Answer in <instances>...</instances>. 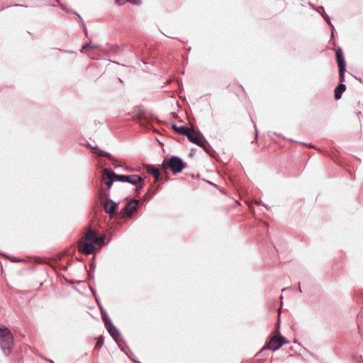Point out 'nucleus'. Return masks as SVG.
I'll return each mask as SVG.
<instances>
[{"label": "nucleus", "instance_id": "nucleus-1", "mask_svg": "<svg viewBox=\"0 0 363 363\" xmlns=\"http://www.w3.org/2000/svg\"><path fill=\"white\" fill-rule=\"evenodd\" d=\"M13 346V338L7 328H0V348L6 355H9Z\"/></svg>", "mask_w": 363, "mask_h": 363}, {"label": "nucleus", "instance_id": "nucleus-2", "mask_svg": "<svg viewBox=\"0 0 363 363\" xmlns=\"http://www.w3.org/2000/svg\"><path fill=\"white\" fill-rule=\"evenodd\" d=\"M186 164L182 160L177 156L172 157L169 160H164L162 167L164 169H169L174 174L181 172Z\"/></svg>", "mask_w": 363, "mask_h": 363}, {"label": "nucleus", "instance_id": "nucleus-3", "mask_svg": "<svg viewBox=\"0 0 363 363\" xmlns=\"http://www.w3.org/2000/svg\"><path fill=\"white\" fill-rule=\"evenodd\" d=\"M102 180L108 186V191L111 188L114 180L116 181V174L113 170L105 168L102 173Z\"/></svg>", "mask_w": 363, "mask_h": 363}, {"label": "nucleus", "instance_id": "nucleus-4", "mask_svg": "<svg viewBox=\"0 0 363 363\" xmlns=\"http://www.w3.org/2000/svg\"><path fill=\"white\" fill-rule=\"evenodd\" d=\"M138 203L139 201L136 199H133L132 201L128 202L121 211L122 217H130L134 211H136Z\"/></svg>", "mask_w": 363, "mask_h": 363}, {"label": "nucleus", "instance_id": "nucleus-5", "mask_svg": "<svg viewBox=\"0 0 363 363\" xmlns=\"http://www.w3.org/2000/svg\"><path fill=\"white\" fill-rule=\"evenodd\" d=\"M116 181L121 182H128L132 184H137L138 182H143V178L139 175L130 174V175H122L116 174Z\"/></svg>", "mask_w": 363, "mask_h": 363}, {"label": "nucleus", "instance_id": "nucleus-6", "mask_svg": "<svg viewBox=\"0 0 363 363\" xmlns=\"http://www.w3.org/2000/svg\"><path fill=\"white\" fill-rule=\"evenodd\" d=\"M95 249L94 245L92 242H79L78 245V250L79 252L85 255H91L94 252Z\"/></svg>", "mask_w": 363, "mask_h": 363}, {"label": "nucleus", "instance_id": "nucleus-7", "mask_svg": "<svg viewBox=\"0 0 363 363\" xmlns=\"http://www.w3.org/2000/svg\"><path fill=\"white\" fill-rule=\"evenodd\" d=\"M118 203L114 202L113 200L108 199L104 203V208L106 213L109 214L110 216L113 217Z\"/></svg>", "mask_w": 363, "mask_h": 363}, {"label": "nucleus", "instance_id": "nucleus-8", "mask_svg": "<svg viewBox=\"0 0 363 363\" xmlns=\"http://www.w3.org/2000/svg\"><path fill=\"white\" fill-rule=\"evenodd\" d=\"M186 137L188 138L189 140L191 141V143L201 147H204V143L203 141H201L198 135H197V133H196V131L191 128L190 130V131L189 132V133L187 134Z\"/></svg>", "mask_w": 363, "mask_h": 363}, {"label": "nucleus", "instance_id": "nucleus-9", "mask_svg": "<svg viewBox=\"0 0 363 363\" xmlns=\"http://www.w3.org/2000/svg\"><path fill=\"white\" fill-rule=\"evenodd\" d=\"M277 343H279V337L278 335H274L273 336L270 340L267 342V345L264 346L260 351H259V354L262 353L264 350L266 349H269V350H272L273 351H276L278 349H275L274 347H277Z\"/></svg>", "mask_w": 363, "mask_h": 363}, {"label": "nucleus", "instance_id": "nucleus-10", "mask_svg": "<svg viewBox=\"0 0 363 363\" xmlns=\"http://www.w3.org/2000/svg\"><path fill=\"white\" fill-rule=\"evenodd\" d=\"M107 330L116 340V342H118V340L121 339V335L118 330L113 325V324L107 327Z\"/></svg>", "mask_w": 363, "mask_h": 363}, {"label": "nucleus", "instance_id": "nucleus-11", "mask_svg": "<svg viewBox=\"0 0 363 363\" xmlns=\"http://www.w3.org/2000/svg\"><path fill=\"white\" fill-rule=\"evenodd\" d=\"M146 170L149 174H152L154 177L156 181L159 179V177L160 176L159 169H157L153 165L149 164L146 167Z\"/></svg>", "mask_w": 363, "mask_h": 363}, {"label": "nucleus", "instance_id": "nucleus-12", "mask_svg": "<svg viewBox=\"0 0 363 363\" xmlns=\"http://www.w3.org/2000/svg\"><path fill=\"white\" fill-rule=\"evenodd\" d=\"M172 128L176 131L178 133L182 135H184V136H186L187 134L189 133V132L190 131V130L191 128H188V127H186V126H177L176 125H172Z\"/></svg>", "mask_w": 363, "mask_h": 363}, {"label": "nucleus", "instance_id": "nucleus-13", "mask_svg": "<svg viewBox=\"0 0 363 363\" xmlns=\"http://www.w3.org/2000/svg\"><path fill=\"white\" fill-rule=\"evenodd\" d=\"M336 58H337V62L338 64L339 68H341V67L343 68V67H346L344 57L342 53V50L340 48L336 52Z\"/></svg>", "mask_w": 363, "mask_h": 363}, {"label": "nucleus", "instance_id": "nucleus-14", "mask_svg": "<svg viewBox=\"0 0 363 363\" xmlns=\"http://www.w3.org/2000/svg\"><path fill=\"white\" fill-rule=\"evenodd\" d=\"M346 86L345 84L341 83L335 89V97L337 99H339L342 97V93L345 91Z\"/></svg>", "mask_w": 363, "mask_h": 363}, {"label": "nucleus", "instance_id": "nucleus-15", "mask_svg": "<svg viewBox=\"0 0 363 363\" xmlns=\"http://www.w3.org/2000/svg\"><path fill=\"white\" fill-rule=\"evenodd\" d=\"M96 233L94 230H89L84 236V239L86 240H89L90 242H94L96 238Z\"/></svg>", "mask_w": 363, "mask_h": 363}, {"label": "nucleus", "instance_id": "nucleus-16", "mask_svg": "<svg viewBox=\"0 0 363 363\" xmlns=\"http://www.w3.org/2000/svg\"><path fill=\"white\" fill-rule=\"evenodd\" d=\"M279 337V343H277V346L274 347L275 349H279L283 345L288 344L289 342L285 337H282L280 334L278 335Z\"/></svg>", "mask_w": 363, "mask_h": 363}, {"label": "nucleus", "instance_id": "nucleus-17", "mask_svg": "<svg viewBox=\"0 0 363 363\" xmlns=\"http://www.w3.org/2000/svg\"><path fill=\"white\" fill-rule=\"evenodd\" d=\"M105 242V237L104 236H100V237H96L93 243L98 244L99 245H104Z\"/></svg>", "mask_w": 363, "mask_h": 363}, {"label": "nucleus", "instance_id": "nucleus-18", "mask_svg": "<svg viewBox=\"0 0 363 363\" xmlns=\"http://www.w3.org/2000/svg\"><path fill=\"white\" fill-rule=\"evenodd\" d=\"M116 1L119 5L123 4L125 1H128V2L134 4H140V0H116Z\"/></svg>", "mask_w": 363, "mask_h": 363}, {"label": "nucleus", "instance_id": "nucleus-19", "mask_svg": "<svg viewBox=\"0 0 363 363\" xmlns=\"http://www.w3.org/2000/svg\"><path fill=\"white\" fill-rule=\"evenodd\" d=\"M345 69H346L345 67L339 68L340 79L342 82L344 81V75H345Z\"/></svg>", "mask_w": 363, "mask_h": 363}, {"label": "nucleus", "instance_id": "nucleus-20", "mask_svg": "<svg viewBox=\"0 0 363 363\" xmlns=\"http://www.w3.org/2000/svg\"><path fill=\"white\" fill-rule=\"evenodd\" d=\"M103 319L107 327L113 324L111 319L106 315L105 316L103 315Z\"/></svg>", "mask_w": 363, "mask_h": 363}, {"label": "nucleus", "instance_id": "nucleus-21", "mask_svg": "<svg viewBox=\"0 0 363 363\" xmlns=\"http://www.w3.org/2000/svg\"><path fill=\"white\" fill-rule=\"evenodd\" d=\"M137 184H138V185L135 188V191L137 192V194H139L144 185V181L142 182H138Z\"/></svg>", "mask_w": 363, "mask_h": 363}, {"label": "nucleus", "instance_id": "nucleus-22", "mask_svg": "<svg viewBox=\"0 0 363 363\" xmlns=\"http://www.w3.org/2000/svg\"><path fill=\"white\" fill-rule=\"evenodd\" d=\"M93 48V49H94V48H97V46H96V45H91V44H89V43H87V44H86V45H83V47H82V50H86V48Z\"/></svg>", "mask_w": 363, "mask_h": 363}, {"label": "nucleus", "instance_id": "nucleus-23", "mask_svg": "<svg viewBox=\"0 0 363 363\" xmlns=\"http://www.w3.org/2000/svg\"><path fill=\"white\" fill-rule=\"evenodd\" d=\"M101 152V155L102 156H104V157H106L108 158H111V155L108 153V152H104V151H100Z\"/></svg>", "mask_w": 363, "mask_h": 363}, {"label": "nucleus", "instance_id": "nucleus-24", "mask_svg": "<svg viewBox=\"0 0 363 363\" xmlns=\"http://www.w3.org/2000/svg\"><path fill=\"white\" fill-rule=\"evenodd\" d=\"M82 26L83 28L84 32L85 33V35H87V28L84 22H82Z\"/></svg>", "mask_w": 363, "mask_h": 363}, {"label": "nucleus", "instance_id": "nucleus-25", "mask_svg": "<svg viewBox=\"0 0 363 363\" xmlns=\"http://www.w3.org/2000/svg\"><path fill=\"white\" fill-rule=\"evenodd\" d=\"M103 344H104L103 341L98 340V342H96V347H102Z\"/></svg>", "mask_w": 363, "mask_h": 363}, {"label": "nucleus", "instance_id": "nucleus-26", "mask_svg": "<svg viewBox=\"0 0 363 363\" xmlns=\"http://www.w3.org/2000/svg\"><path fill=\"white\" fill-rule=\"evenodd\" d=\"M323 18L328 21V24H330L329 16L325 13V15H323Z\"/></svg>", "mask_w": 363, "mask_h": 363}, {"label": "nucleus", "instance_id": "nucleus-27", "mask_svg": "<svg viewBox=\"0 0 363 363\" xmlns=\"http://www.w3.org/2000/svg\"><path fill=\"white\" fill-rule=\"evenodd\" d=\"M103 196H104V197H108V196H109V194H108V192L105 191V192H104L103 194H101L100 195V197H101V198H102Z\"/></svg>", "mask_w": 363, "mask_h": 363}, {"label": "nucleus", "instance_id": "nucleus-28", "mask_svg": "<svg viewBox=\"0 0 363 363\" xmlns=\"http://www.w3.org/2000/svg\"><path fill=\"white\" fill-rule=\"evenodd\" d=\"M77 17H78L79 21H80L81 24H82V22H84V21H83L82 17L79 14H77Z\"/></svg>", "mask_w": 363, "mask_h": 363}, {"label": "nucleus", "instance_id": "nucleus-29", "mask_svg": "<svg viewBox=\"0 0 363 363\" xmlns=\"http://www.w3.org/2000/svg\"><path fill=\"white\" fill-rule=\"evenodd\" d=\"M320 10L323 11H324V9H323V7H322V6H320V10H319V12H320Z\"/></svg>", "mask_w": 363, "mask_h": 363}]
</instances>
